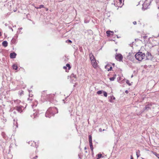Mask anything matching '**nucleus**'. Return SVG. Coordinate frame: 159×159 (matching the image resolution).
Listing matches in <instances>:
<instances>
[{
    "label": "nucleus",
    "mask_w": 159,
    "mask_h": 159,
    "mask_svg": "<svg viewBox=\"0 0 159 159\" xmlns=\"http://www.w3.org/2000/svg\"><path fill=\"white\" fill-rule=\"evenodd\" d=\"M45 91H43L42 95V98L45 100L46 101H51L53 99L54 97V95L52 94H45Z\"/></svg>",
    "instance_id": "nucleus-1"
},
{
    "label": "nucleus",
    "mask_w": 159,
    "mask_h": 159,
    "mask_svg": "<svg viewBox=\"0 0 159 159\" xmlns=\"http://www.w3.org/2000/svg\"><path fill=\"white\" fill-rule=\"evenodd\" d=\"M145 56V54L141 52H138L135 55L136 59L139 61H141L144 58Z\"/></svg>",
    "instance_id": "nucleus-2"
},
{
    "label": "nucleus",
    "mask_w": 159,
    "mask_h": 159,
    "mask_svg": "<svg viewBox=\"0 0 159 159\" xmlns=\"http://www.w3.org/2000/svg\"><path fill=\"white\" fill-rule=\"evenodd\" d=\"M55 108H49L45 113V116L47 117L50 118L52 116H54L55 115V113L53 112V110H54Z\"/></svg>",
    "instance_id": "nucleus-3"
},
{
    "label": "nucleus",
    "mask_w": 159,
    "mask_h": 159,
    "mask_svg": "<svg viewBox=\"0 0 159 159\" xmlns=\"http://www.w3.org/2000/svg\"><path fill=\"white\" fill-rule=\"evenodd\" d=\"M123 57L122 55L120 54L116 53L115 56V59L117 61H122Z\"/></svg>",
    "instance_id": "nucleus-4"
},
{
    "label": "nucleus",
    "mask_w": 159,
    "mask_h": 159,
    "mask_svg": "<svg viewBox=\"0 0 159 159\" xmlns=\"http://www.w3.org/2000/svg\"><path fill=\"white\" fill-rule=\"evenodd\" d=\"M89 145L90 147V148L92 151H93V145L92 142V136L91 135H89Z\"/></svg>",
    "instance_id": "nucleus-5"
},
{
    "label": "nucleus",
    "mask_w": 159,
    "mask_h": 159,
    "mask_svg": "<svg viewBox=\"0 0 159 159\" xmlns=\"http://www.w3.org/2000/svg\"><path fill=\"white\" fill-rule=\"evenodd\" d=\"M152 105L151 103L148 104L143 109V111H147L151 109Z\"/></svg>",
    "instance_id": "nucleus-6"
},
{
    "label": "nucleus",
    "mask_w": 159,
    "mask_h": 159,
    "mask_svg": "<svg viewBox=\"0 0 159 159\" xmlns=\"http://www.w3.org/2000/svg\"><path fill=\"white\" fill-rule=\"evenodd\" d=\"M152 0H145L144 3L143 5H146L148 7L152 1Z\"/></svg>",
    "instance_id": "nucleus-7"
},
{
    "label": "nucleus",
    "mask_w": 159,
    "mask_h": 159,
    "mask_svg": "<svg viewBox=\"0 0 159 159\" xmlns=\"http://www.w3.org/2000/svg\"><path fill=\"white\" fill-rule=\"evenodd\" d=\"M22 106H16L15 107V109L18 111V112L21 113L22 111Z\"/></svg>",
    "instance_id": "nucleus-8"
},
{
    "label": "nucleus",
    "mask_w": 159,
    "mask_h": 159,
    "mask_svg": "<svg viewBox=\"0 0 159 159\" xmlns=\"http://www.w3.org/2000/svg\"><path fill=\"white\" fill-rule=\"evenodd\" d=\"M91 64L94 68H96L97 67V64L96 61V60L92 61H91Z\"/></svg>",
    "instance_id": "nucleus-9"
},
{
    "label": "nucleus",
    "mask_w": 159,
    "mask_h": 159,
    "mask_svg": "<svg viewBox=\"0 0 159 159\" xmlns=\"http://www.w3.org/2000/svg\"><path fill=\"white\" fill-rule=\"evenodd\" d=\"M151 53L148 52L146 54V57L147 59L149 60L151 58Z\"/></svg>",
    "instance_id": "nucleus-10"
},
{
    "label": "nucleus",
    "mask_w": 159,
    "mask_h": 159,
    "mask_svg": "<svg viewBox=\"0 0 159 159\" xmlns=\"http://www.w3.org/2000/svg\"><path fill=\"white\" fill-rule=\"evenodd\" d=\"M16 54L14 52H11L10 54V57L11 58H14L16 57Z\"/></svg>",
    "instance_id": "nucleus-11"
},
{
    "label": "nucleus",
    "mask_w": 159,
    "mask_h": 159,
    "mask_svg": "<svg viewBox=\"0 0 159 159\" xmlns=\"http://www.w3.org/2000/svg\"><path fill=\"white\" fill-rule=\"evenodd\" d=\"M89 56L90 57V59L91 60V61H93V60H95L93 55L92 53L89 54Z\"/></svg>",
    "instance_id": "nucleus-12"
},
{
    "label": "nucleus",
    "mask_w": 159,
    "mask_h": 159,
    "mask_svg": "<svg viewBox=\"0 0 159 159\" xmlns=\"http://www.w3.org/2000/svg\"><path fill=\"white\" fill-rule=\"evenodd\" d=\"M115 99V98L113 96H111L110 97V99H109V102L111 103L114 102L113 100Z\"/></svg>",
    "instance_id": "nucleus-13"
},
{
    "label": "nucleus",
    "mask_w": 159,
    "mask_h": 159,
    "mask_svg": "<svg viewBox=\"0 0 159 159\" xmlns=\"http://www.w3.org/2000/svg\"><path fill=\"white\" fill-rule=\"evenodd\" d=\"M107 36H109L111 35H113L114 32L112 31H108L106 32Z\"/></svg>",
    "instance_id": "nucleus-14"
},
{
    "label": "nucleus",
    "mask_w": 159,
    "mask_h": 159,
    "mask_svg": "<svg viewBox=\"0 0 159 159\" xmlns=\"http://www.w3.org/2000/svg\"><path fill=\"white\" fill-rule=\"evenodd\" d=\"M7 45L8 43L7 41H4L2 43V45L5 47H7Z\"/></svg>",
    "instance_id": "nucleus-15"
},
{
    "label": "nucleus",
    "mask_w": 159,
    "mask_h": 159,
    "mask_svg": "<svg viewBox=\"0 0 159 159\" xmlns=\"http://www.w3.org/2000/svg\"><path fill=\"white\" fill-rule=\"evenodd\" d=\"M116 74H115L113 75V76L112 77H111L109 79L111 81H114V80L116 79Z\"/></svg>",
    "instance_id": "nucleus-16"
},
{
    "label": "nucleus",
    "mask_w": 159,
    "mask_h": 159,
    "mask_svg": "<svg viewBox=\"0 0 159 159\" xmlns=\"http://www.w3.org/2000/svg\"><path fill=\"white\" fill-rule=\"evenodd\" d=\"M13 69L15 70H16L18 69V67L16 65L14 64L12 66Z\"/></svg>",
    "instance_id": "nucleus-17"
},
{
    "label": "nucleus",
    "mask_w": 159,
    "mask_h": 159,
    "mask_svg": "<svg viewBox=\"0 0 159 159\" xmlns=\"http://www.w3.org/2000/svg\"><path fill=\"white\" fill-rule=\"evenodd\" d=\"M38 112H36L34 113H33V115H31V117H34L33 118H34L36 117V116H37Z\"/></svg>",
    "instance_id": "nucleus-18"
},
{
    "label": "nucleus",
    "mask_w": 159,
    "mask_h": 159,
    "mask_svg": "<svg viewBox=\"0 0 159 159\" xmlns=\"http://www.w3.org/2000/svg\"><path fill=\"white\" fill-rule=\"evenodd\" d=\"M136 155L137 158L140 156V151L139 150H138L136 152Z\"/></svg>",
    "instance_id": "nucleus-19"
},
{
    "label": "nucleus",
    "mask_w": 159,
    "mask_h": 159,
    "mask_svg": "<svg viewBox=\"0 0 159 159\" xmlns=\"http://www.w3.org/2000/svg\"><path fill=\"white\" fill-rule=\"evenodd\" d=\"M16 41V40L14 38H12L11 40V43L13 44H14Z\"/></svg>",
    "instance_id": "nucleus-20"
},
{
    "label": "nucleus",
    "mask_w": 159,
    "mask_h": 159,
    "mask_svg": "<svg viewBox=\"0 0 159 159\" xmlns=\"http://www.w3.org/2000/svg\"><path fill=\"white\" fill-rule=\"evenodd\" d=\"M103 90L98 91L97 92V93L98 94L100 95V94H102L103 93Z\"/></svg>",
    "instance_id": "nucleus-21"
},
{
    "label": "nucleus",
    "mask_w": 159,
    "mask_h": 159,
    "mask_svg": "<svg viewBox=\"0 0 159 159\" xmlns=\"http://www.w3.org/2000/svg\"><path fill=\"white\" fill-rule=\"evenodd\" d=\"M37 9H40L42 8H44V6L43 5H40L39 6V7H35Z\"/></svg>",
    "instance_id": "nucleus-22"
},
{
    "label": "nucleus",
    "mask_w": 159,
    "mask_h": 159,
    "mask_svg": "<svg viewBox=\"0 0 159 159\" xmlns=\"http://www.w3.org/2000/svg\"><path fill=\"white\" fill-rule=\"evenodd\" d=\"M97 156H98V157L99 158H100L101 157H103V156H102V154L100 153L98 154L97 155Z\"/></svg>",
    "instance_id": "nucleus-23"
},
{
    "label": "nucleus",
    "mask_w": 159,
    "mask_h": 159,
    "mask_svg": "<svg viewBox=\"0 0 159 159\" xmlns=\"http://www.w3.org/2000/svg\"><path fill=\"white\" fill-rule=\"evenodd\" d=\"M71 77H73L74 78H76V76L74 74L72 73L71 75Z\"/></svg>",
    "instance_id": "nucleus-24"
},
{
    "label": "nucleus",
    "mask_w": 159,
    "mask_h": 159,
    "mask_svg": "<svg viewBox=\"0 0 159 159\" xmlns=\"http://www.w3.org/2000/svg\"><path fill=\"white\" fill-rule=\"evenodd\" d=\"M66 67H68V70H69L70 69V68H71V66H70V64H66Z\"/></svg>",
    "instance_id": "nucleus-25"
},
{
    "label": "nucleus",
    "mask_w": 159,
    "mask_h": 159,
    "mask_svg": "<svg viewBox=\"0 0 159 159\" xmlns=\"http://www.w3.org/2000/svg\"><path fill=\"white\" fill-rule=\"evenodd\" d=\"M103 95L105 97H107V93L106 92L103 91Z\"/></svg>",
    "instance_id": "nucleus-26"
},
{
    "label": "nucleus",
    "mask_w": 159,
    "mask_h": 159,
    "mask_svg": "<svg viewBox=\"0 0 159 159\" xmlns=\"http://www.w3.org/2000/svg\"><path fill=\"white\" fill-rule=\"evenodd\" d=\"M126 84H128L129 85V86H130V85H131V84H130V83H129V80H127L126 81Z\"/></svg>",
    "instance_id": "nucleus-27"
},
{
    "label": "nucleus",
    "mask_w": 159,
    "mask_h": 159,
    "mask_svg": "<svg viewBox=\"0 0 159 159\" xmlns=\"http://www.w3.org/2000/svg\"><path fill=\"white\" fill-rule=\"evenodd\" d=\"M66 42L67 43H71L72 41L69 39H68L66 41Z\"/></svg>",
    "instance_id": "nucleus-28"
},
{
    "label": "nucleus",
    "mask_w": 159,
    "mask_h": 159,
    "mask_svg": "<svg viewBox=\"0 0 159 159\" xmlns=\"http://www.w3.org/2000/svg\"><path fill=\"white\" fill-rule=\"evenodd\" d=\"M109 66H111V65L109 64V63H108L105 66V68H106L107 67H108Z\"/></svg>",
    "instance_id": "nucleus-29"
},
{
    "label": "nucleus",
    "mask_w": 159,
    "mask_h": 159,
    "mask_svg": "<svg viewBox=\"0 0 159 159\" xmlns=\"http://www.w3.org/2000/svg\"><path fill=\"white\" fill-rule=\"evenodd\" d=\"M112 69V67L111 66H110V68L108 69V70H107V71H109L110 70H111Z\"/></svg>",
    "instance_id": "nucleus-30"
},
{
    "label": "nucleus",
    "mask_w": 159,
    "mask_h": 159,
    "mask_svg": "<svg viewBox=\"0 0 159 159\" xmlns=\"http://www.w3.org/2000/svg\"><path fill=\"white\" fill-rule=\"evenodd\" d=\"M133 24L134 25H136L137 24V22L136 21H134L133 22Z\"/></svg>",
    "instance_id": "nucleus-31"
},
{
    "label": "nucleus",
    "mask_w": 159,
    "mask_h": 159,
    "mask_svg": "<svg viewBox=\"0 0 159 159\" xmlns=\"http://www.w3.org/2000/svg\"><path fill=\"white\" fill-rule=\"evenodd\" d=\"M156 155L159 159V154H157Z\"/></svg>",
    "instance_id": "nucleus-32"
},
{
    "label": "nucleus",
    "mask_w": 159,
    "mask_h": 159,
    "mask_svg": "<svg viewBox=\"0 0 159 159\" xmlns=\"http://www.w3.org/2000/svg\"><path fill=\"white\" fill-rule=\"evenodd\" d=\"M63 69H66V68H67V67H66V66H64V67H63Z\"/></svg>",
    "instance_id": "nucleus-33"
},
{
    "label": "nucleus",
    "mask_w": 159,
    "mask_h": 159,
    "mask_svg": "<svg viewBox=\"0 0 159 159\" xmlns=\"http://www.w3.org/2000/svg\"><path fill=\"white\" fill-rule=\"evenodd\" d=\"M99 130L100 132H101L102 131V129L101 128H100L99 129Z\"/></svg>",
    "instance_id": "nucleus-34"
},
{
    "label": "nucleus",
    "mask_w": 159,
    "mask_h": 159,
    "mask_svg": "<svg viewBox=\"0 0 159 159\" xmlns=\"http://www.w3.org/2000/svg\"><path fill=\"white\" fill-rule=\"evenodd\" d=\"M62 101H63V102H64V103H66V101H65V100L64 99H63V100H62Z\"/></svg>",
    "instance_id": "nucleus-35"
},
{
    "label": "nucleus",
    "mask_w": 159,
    "mask_h": 159,
    "mask_svg": "<svg viewBox=\"0 0 159 159\" xmlns=\"http://www.w3.org/2000/svg\"><path fill=\"white\" fill-rule=\"evenodd\" d=\"M128 93V92L127 90H126L125 91V93Z\"/></svg>",
    "instance_id": "nucleus-36"
},
{
    "label": "nucleus",
    "mask_w": 159,
    "mask_h": 159,
    "mask_svg": "<svg viewBox=\"0 0 159 159\" xmlns=\"http://www.w3.org/2000/svg\"><path fill=\"white\" fill-rule=\"evenodd\" d=\"M130 159H134L133 157L132 156H131Z\"/></svg>",
    "instance_id": "nucleus-37"
},
{
    "label": "nucleus",
    "mask_w": 159,
    "mask_h": 159,
    "mask_svg": "<svg viewBox=\"0 0 159 159\" xmlns=\"http://www.w3.org/2000/svg\"><path fill=\"white\" fill-rule=\"evenodd\" d=\"M36 159L38 157L37 156H36L35 157H34Z\"/></svg>",
    "instance_id": "nucleus-38"
},
{
    "label": "nucleus",
    "mask_w": 159,
    "mask_h": 159,
    "mask_svg": "<svg viewBox=\"0 0 159 159\" xmlns=\"http://www.w3.org/2000/svg\"><path fill=\"white\" fill-rule=\"evenodd\" d=\"M119 2L120 3H121L122 2V0H119Z\"/></svg>",
    "instance_id": "nucleus-39"
},
{
    "label": "nucleus",
    "mask_w": 159,
    "mask_h": 159,
    "mask_svg": "<svg viewBox=\"0 0 159 159\" xmlns=\"http://www.w3.org/2000/svg\"><path fill=\"white\" fill-rule=\"evenodd\" d=\"M46 11H48V8H46Z\"/></svg>",
    "instance_id": "nucleus-40"
},
{
    "label": "nucleus",
    "mask_w": 159,
    "mask_h": 159,
    "mask_svg": "<svg viewBox=\"0 0 159 159\" xmlns=\"http://www.w3.org/2000/svg\"><path fill=\"white\" fill-rule=\"evenodd\" d=\"M2 36V34H1V32L0 31V36Z\"/></svg>",
    "instance_id": "nucleus-41"
},
{
    "label": "nucleus",
    "mask_w": 159,
    "mask_h": 159,
    "mask_svg": "<svg viewBox=\"0 0 159 159\" xmlns=\"http://www.w3.org/2000/svg\"><path fill=\"white\" fill-rule=\"evenodd\" d=\"M11 30L12 31H13V29H12V28L11 27Z\"/></svg>",
    "instance_id": "nucleus-42"
},
{
    "label": "nucleus",
    "mask_w": 159,
    "mask_h": 159,
    "mask_svg": "<svg viewBox=\"0 0 159 159\" xmlns=\"http://www.w3.org/2000/svg\"><path fill=\"white\" fill-rule=\"evenodd\" d=\"M139 39H135V40L136 41V40H138Z\"/></svg>",
    "instance_id": "nucleus-43"
},
{
    "label": "nucleus",
    "mask_w": 159,
    "mask_h": 159,
    "mask_svg": "<svg viewBox=\"0 0 159 159\" xmlns=\"http://www.w3.org/2000/svg\"><path fill=\"white\" fill-rule=\"evenodd\" d=\"M84 149L85 150H86V149H87V148H86V147H85L84 148Z\"/></svg>",
    "instance_id": "nucleus-44"
},
{
    "label": "nucleus",
    "mask_w": 159,
    "mask_h": 159,
    "mask_svg": "<svg viewBox=\"0 0 159 159\" xmlns=\"http://www.w3.org/2000/svg\"><path fill=\"white\" fill-rule=\"evenodd\" d=\"M112 66H114L115 65V64L114 63H112Z\"/></svg>",
    "instance_id": "nucleus-45"
},
{
    "label": "nucleus",
    "mask_w": 159,
    "mask_h": 159,
    "mask_svg": "<svg viewBox=\"0 0 159 159\" xmlns=\"http://www.w3.org/2000/svg\"><path fill=\"white\" fill-rule=\"evenodd\" d=\"M106 69L108 70V67H107L106 68H105Z\"/></svg>",
    "instance_id": "nucleus-46"
},
{
    "label": "nucleus",
    "mask_w": 159,
    "mask_h": 159,
    "mask_svg": "<svg viewBox=\"0 0 159 159\" xmlns=\"http://www.w3.org/2000/svg\"><path fill=\"white\" fill-rule=\"evenodd\" d=\"M23 92H23V91H22V92H21V93H20V94H21V93L23 94Z\"/></svg>",
    "instance_id": "nucleus-47"
},
{
    "label": "nucleus",
    "mask_w": 159,
    "mask_h": 159,
    "mask_svg": "<svg viewBox=\"0 0 159 159\" xmlns=\"http://www.w3.org/2000/svg\"><path fill=\"white\" fill-rule=\"evenodd\" d=\"M32 159H36L34 157Z\"/></svg>",
    "instance_id": "nucleus-48"
},
{
    "label": "nucleus",
    "mask_w": 159,
    "mask_h": 159,
    "mask_svg": "<svg viewBox=\"0 0 159 159\" xmlns=\"http://www.w3.org/2000/svg\"><path fill=\"white\" fill-rule=\"evenodd\" d=\"M133 75H132L131 76V78H132L133 77Z\"/></svg>",
    "instance_id": "nucleus-49"
},
{
    "label": "nucleus",
    "mask_w": 159,
    "mask_h": 159,
    "mask_svg": "<svg viewBox=\"0 0 159 159\" xmlns=\"http://www.w3.org/2000/svg\"><path fill=\"white\" fill-rule=\"evenodd\" d=\"M105 129H103V130H102V131H105Z\"/></svg>",
    "instance_id": "nucleus-50"
},
{
    "label": "nucleus",
    "mask_w": 159,
    "mask_h": 159,
    "mask_svg": "<svg viewBox=\"0 0 159 159\" xmlns=\"http://www.w3.org/2000/svg\"><path fill=\"white\" fill-rule=\"evenodd\" d=\"M117 36V38H119V36Z\"/></svg>",
    "instance_id": "nucleus-51"
},
{
    "label": "nucleus",
    "mask_w": 159,
    "mask_h": 159,
    "mask_svg": "<svg viewBox=\"0 0 159 159\" xmlns=\"http://www.w3.org/2000/svg\"><path fill=\"white\" fill-rule=\"evenodd\" d=\"M99 158H100L98 157V158H97V159H100Z\"/></svg>",
    "instance_id": "nucleus-52"
},
{
    "label": "nucleus",
    "mask_w": 159,
    "mask_h": 159,
    "mask_svg": "<svg viewBox=\"0 0 159 159\" xmlns=\"http://www.w3.org/2000/svg\"><path fill=\"white\" fill-rule=\"evenodd\" d=\"M117 49H116V51H117Z\"/></svg>",
    "instance_id": "nucleus-53"
},
{
    "label": "nucleus",
    "mask_w": 159,
    "mask_h": 159,
    "mask_svg": "<svg viewBox=\"0 0 159 159\" xmlns=\"http://www.w3.org/2000/svg\"><path fill=\"white\" fill-rule=\"evenodd\" d=\"M111 34H112V33H110Z\"/></svg>",
    "instance_id": "nucleus-54"
},
{
    "label": "nucleus",
    "mask_w": 159,
    "mask_h": 159,
    "mask_svg": "<svg viewBox=\"0 0 159 159\" xmlns=\"http://www.w3.org/2000/svg\"><path fill=\"white\" fill-rule=\"evenodd\" d=\"M120 77H119V80H120Z\"/></svg>",
    "instance_id": "nucleus-55"
},
{
    "label": "nucleus",
    "mask_w": 159,
    "mask_h": 159,
    "mask_svg": "<svg viewBox=\"0 0 159 159\" xmlns=\"http://www.w3.org/2000/svg\"><path fill=\"white\" fill-rule=\"evenodd\" d=\"M3 133H2V134H3V135H4V134H3Z\"/></svg>",
    "instance_id": "nucleus-56"
},
{
    "label": "nucleus",
    "mask_w": 159,
    "mask_h": 159,
    "mask_svg": "<svg viewBox=\"0 0 159 159\" xmlns=\"http://www.w3.org/2000/svg\"><path fill=\"white\" fill-rule=\"evenodd\" d=\"M3 133H2V134H3V135H4V134H3Z\"/></svg>",
    "instance_id": "nucleus-57"
},
{
    "label": "nucleus",
    "mask_w": 159,
    "mask_h": 159,
    "mask_svg": "<svg viewBox=\"0 0 159 159\" xmlns=\"http://www.w3.org/2000/svg\"><path fill=\"white\" fill-rule=\"evenodd\" d=\"M20 29H22V28H20Z\"/></svg>",
    "instance_id": "nucleus-58"
},
{
    "label": "nucleus",
    "mask_w": 159,
    "mask_h": 159,
    "mask_svg": "<svg viewBox=\"0 0 159 159\" xmlns=\"http://www.w3.org/2000/svg\"><path fill=\"white\" fill-rule=\"evenodd\" d=\"M144 37V38H146V36Z\"/></svg>",
    "instance_id": "nucleus-59"
},
{
    "label": "nucleus",
    "mask_w": 159,
    "mask_h": 159,
    "mask_svg": "<svg viewBox=\"0 0 159 159\" xmlns=\"http://www.w3.org/2000/svg\"><path fill=\"white\" fill-rule=\"evenodd\" d=\"M144 37V38H146V36Z\"/></svg>",
    "instance_id": "nucleus-60"
},
{
    "label": "nucleus",
    "mask_w": 159,
    "mask_h": 159,
    "mask_svg": "<svg viewBox=\"0 0 159 159\" xmlns=\"http://www.w3.org/2000/svg\"><path fill=\"white\" fill-rule=\"evenodd\" d=\"M158 52H159L158 55H159V51H158Z\"/></svg>",
    "instance_id": "nucleus-61"
},
{
    "label": "nucleus",
    "mask_w": 159,
    "mask_h": 159,
    "mask_svg": "<svg viewBox=\"0 0 159 159\" xmlns=\"http://www.w3.org/2000/svg\"><path fill=\"white\" fill-rule=\"evenodd\" d=\"M85 152H87V151H85Z\"/></svg>",
    "instance_id": "nucleus-62"
}]
</instances>
